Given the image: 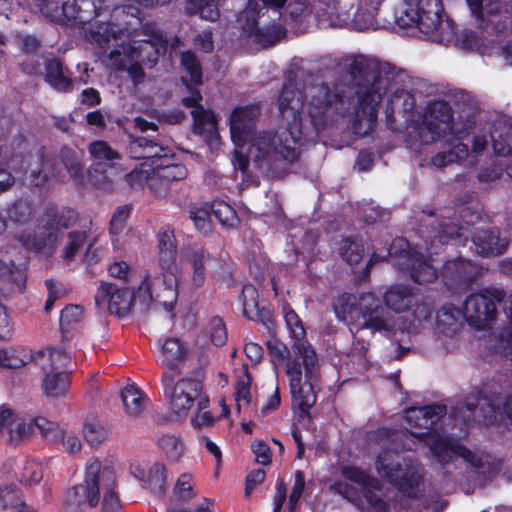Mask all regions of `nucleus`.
Returning <instances> with one entry per match:
<instances>
[{
	"label": "nucleus",
	"instance_id": "51",
	"mask_svg": "<svg viewBox=\"0 0 512 512\" xmlns=\"http://www.w3.org/2000/svg\"><path fill=\"white\" fill-rule=\"evenodd\" d=\"M42 477V465L39 462L27 461L24 463L21 473V481L24 484L31 485L38 483Z\"/></svg>",
	"mask_w": 512,
	"mask_h": 512
},
{
	"label": "nucleus",
	"instance_id": "56",
	"mask_svg": "<svg viewBox=\"0 0 512 512\" xmlns=\"http://www.w3.org/2000/svg\"><path fill=\"white\" fill-rule=\"evenodd\" d=\"M304 489H305V480H304L303 473L300 471H297L295 473V481H294V484H293V487H292V490H291V493L289 496L288 505L291 510L296 508L298 501L300 500V498L304 492Z\"/></svg>",
	"mask_w": 512,
	"mask_h": 512
},
{
	"label": "nucleus",
	"instance_id": "59",
	"mask_svg": "<svg viewBox=\"0 0 512 512\" xmlns=\"http://www.w3.org/2000/svg\"><path fill=\"white\" fill-rule=\"evenodd\" d=\"M257 463L268 465L271 461L270 449L263 441L256 440L251 445Z\"/></svg>",
	"mask_w": 512,
	"mask_h": 512
},
{
	"label": "nucleus",
	"instance_id": "43",
	"mask_svg": "<svg viewBox=\"0 0 512 512\" xmlns=\"http://www.w3.org/2000/svg\"><path fill=\"white\" fill-rule=\"evenodd\" d=\"M509 326L499 334L493 349L512 364V307L508 312Z\"/></svg>",
	"mask_w": 512,
	"mask_h": 512
},
{
	"label": "nucleus",
	"instance_id": "36",
	"mask_svg": "<svg viewBox=\"0 0 512 512\" xmlns=\"http://www.w3.org/2000/svg\"><path fill=\"white\" fill-rule=\"evenodd\" d=\"M253 399L251 376L248 373L247 365H243L235 385V401L239 409L248 406Z\"/></svg>",
	"mask_w": 512,
	"mask_h": 512
},
{
	"label": "nucleus",
	"instance_id": "41",
	"mask_svg": "<svg viewBox=\"0 0 512 512\" xmlns=\"http://www.w3.org/2000/svg\"><path fill=\"white\" fill-rule=\"evenodd\" d=\"M189 215L197 230L205 234L211 231L213 224L211 205L193 206L189 210Z\"/></svg>",
	"mask_w": 512,
	"mask_h": 512
},
{
	"label": "nucleus",
	"instance_id": "21",
	"mask_svg": "<svg viewBox=\"0 0 512 512\" xmlns=\"http://www.w3.org/2000/svg\"><path fill=\"white\" fill-rule=\"evenodd\" d=\"M181 260L191 267L188 282L190 289H198L205 284L208 269L214 261L212 255L202 247H189L181 252Z\"/></svg>",
	"mask_w": 512,
	"mask_h": 512
},
{
	"label": "nucleus",
	"instance_id": "33",
	"mask_svg": "<svg viewBox=\"0 0 512 512\" xmlns=\"http://www.w3.org/2000/svg\"><path fill=\"white\" fill-rule=\"evenodd\" d=\"M164 152V148L144 137L133 140L129 145V153L132 158L143 161H154Z\"/></svg>",
	"mask_w": 512,
	"mask_h": 512
},
{
	"label": "nucleus",
	"instance_id": "45",
	"mask_svg": "<svg viewBox=\"0 0 512 512\" xmlns=\"http://www.w3.org/2000/svg\"><path fill=\"white\" fill-rule=\"evenodd\" d=\"M91 245L92 241L88 239L86 232H71L64 248V257L72 259L78 252L88 250Z\"/></svg>",
	"mask_w": 512,
	"mask_h": 512
},
{
	"label": "nucleus",
	"instance_id": "62",
	"mask_svg": "<svg viewBox=\"0 0 512 512\" xmlns=\"http://www.w3.org/2000/svg\"><path fill=\"white\" fill-rule=\"evenodd\" d=\"M266 473L264 469H257L250 472L246 477L245 496L249 497L256 486L261 484L265 479Z\"/></svg>",
	"mask_w": 512,
	"mask_h": 512
},
{
	"label": "nucleus",
	"instance_id": "57",
	"mask_svg": "<svg viewBox=\"0 0 512 512\" xmlns=\"http://www.w3.org/2000/svg\"><path fill=\"white\" fill-rule=\"evenodd\" d=\"M389 104L392 111H405L411 106V96L403 90H397L389 98Z\"/></svg>",
	"mask_w": 512,
	"mask_h": 512
},
{
	"label": "nucleus",
	"instance_id": "18",
	"mask_svg": "<svg viewBox=\"0 0 512 512\" xmlns=\"http://www.w3.org/2000/svg\"><path fill=\"white\" fill-rule=\"evenodd\" d=\"M60 220L55 216L47 215L34 228L33 233H23L20 235V241L28 249L50 254L58 243Z\"/></svg>",
	"mask_w": 512,
	"mask_h": 512
},
{
	"label": "nucleus",
	"instance_id": "12",
	"mask_svg": "<svg viewBox=\"0 0 512 512\" xmlns=\"http://www.w3.org/2000/svg\"><path fill=\"white\" fill-rule=\"evenodd\" d=\"M71 355L62 348H47L37 357L42 370L41 390L47 398L60 399L67 396L71 385Z\"/></svg>",
	"mask_w": 512,
	"mask_h": 512
},
{
	"label": "nucleus",
	"instance_id": "42",
	"mask_svg": "<svg viewBox=\"0 0 512 512\" xmlns=\"http://www.w3.org/2000/svg\"><path fill=\"white\" fill-rule=\"evenodd\" d=\"M22 46L24 50L31 52L38 46V41L33 36H26L22 40ZM39 59L38 55L28 53L25 60L21 63L22 71L26 74L40 73Z\"/></svg>",
	"mask_w": 512,
	"mask_h": 512
},
{
	"label": "nucleus",
	"instance_id": "17",
	"mask_svg": "<svg viewBox=\"0 0 512 512\" xmlns=\"http://www.w3.org/2000/svg\"><path fill=\"white\" fill-rule=\"evenodd\" d=\"M156 286H151L153 292ZM95 301L99 306L107 307L110 312L117 315L126 314L133 303L139 302L142 305H149L153 301H157L163 305V298H157L153 293L150 301H144L140 297V286L136 293L127 287H117L114 284H102L95 296Z\"/></svg>",
	"mask_w": 512,
	"mask_h": 512
},
{
	"label": "nucleus",
	"instance_id": "26",
	"mask_svg": "<svg viewBox=\"0 0 512 512\" xmlns=\"http://www.w3.org/2000/svg\"><path fill=\"white\" fill-rule=\"evenodd\" d=\"M188 353L187 346L178 338H168L161 344L162 364L165 372L175 375L178 364L181 363Z\"/></svg>",
	"mask_w": 512,
	"mask_h": 512
},
{
	"label": "nucleus",
	"instance_id": "60",
	"mask_svg": "<svg viewBox=\"0 0 512 512\" xmlns=\"http://www.w3.org/2000/svg\"><path fill=\"white\" fill-rule=\"evenodd\" d=\"M61 441L64 449L69 453H76L81 449V441L79 438L72 432L63 431L62 434L59 435V440Z\"/></svg>",
	"mask_w": 512,
	"mask_h": 512
},
{
	"label": "nucleus",
	"instance_id": "50",
	"mask_svg": "<svg viewBox=\"0 0 512 512\" xmlns=\"http://www.w3.org/2000/svg\"><path fill=\"white\" fill-rule=\"evenodd\" d=\"M33 433L37 429L40 434L50 441L58 442L59 435L62 434V429L54 422L49 421L44 417H37L32 419Z\"/></svg>",
	"mask_w": 512,
	"mask_h": 512
},
{
	"label": "nucleus",
	"instance_id": "40",
	"mask_svg": "<svg viewBox=\"0 0 512 512\" xmlns=\"http://www.w3.org/2000/svg\"><path fill=\"white\" fill-rule=\"evenodd\" d=\"M242 305L244 315L252 320L261 316V307L258 301V292L252 285H245L242 289Z\"/></svg>",
	"mask_w": 512,
	"mask_h": 512
},
{
	"label": "nucleus",
	"instance_id": "37",
	"mask_svg": "<svg viewBox=\"0 0 512 512\" xmlns=\"http://www.w3.org/2000/svg\"><path fill=\"white\" fill-rule=\"evenodd\" d=\"M108 434V430L98 417L94 415L86 417L83 427V435L90 445H100L108 438Z\"/></svg>",
	"mask_w": 512,
	"mask_h": 512
},
{
	"label": "nucleus",
	"instance_id": "29",
	"mask_svg": "<svg viewBox=\"0 0 512 512\" xmlns=\"http://www.w3.org/2000/svg\"><path fill=\"white\" fill-rule=\"evenodd\" d=\"M480 273L478 266L464 259L448 261L443 269L444 277L460 281L464 284L469 283Z\"/></svg>",
	"mask_w": 512,
	"mask_h": 512
},
{
	"label": "nucleus",
	"instance_id": "47",
	"mask_svg": "<svg viewBox=\"0 0 512 512\" xmlns=\"http://www.w3.org/2000/svg\"><path fill=\"white\" fill-rule=\"evenodd\" d=\"M339 253L347 263L350 265H356L363 258L364 249L358 242L346 238L340 243Z\"/></svg>",
	"mask_w": 512,
	"mask_h": 512
},
{
	"label": "nucleus",
	"instance_id": "55",
	"mask_svg": "<svg viewBox=\"0 0 512 512\" xmlns=\"http://www.w3.org/2000/svg\"><path fill=\"white\" fill-rule=\"evenodd\" d=\"M210 339L216 346L223 345L227 340V332L222 319L214 318L210 323Z\"/></svg>",
	"mask_w": 512,
	"mask_h": 512
},
{
	"label": "nucleus",
	"instance_id": "14",
	"mask_svg": "<svg viewBox=\"0 0 512 512\" xmlns=\"http://www.w3.org/2000/svg\"><path fill=\"white\" fill-rule=\"evenodd\" d=\"M406 246L407 243L403 239H397L393 242L387 256L395 254L397 260L394 262V266L400 270L407 269L410 272L411 278L419 284L430 283L435 280L437 277L436 268L427 262L426 257L422 253L407 250ZM385 257L386 255L374 253L369 260V265Z\"/></svg>",
	"mask_w": 512,
	"mask_h": 512
},
{
	"label": "nucleus",
	"instance_id": "48",
	"mask_svg": "<svg viewBox=\"0 0 512 512\" xmlns=\"http://www.w3.org/2000/svg\"><path fill=\"white\" fill-rule=\"evenodd\" d=\"M90 2L88 0L82 1L81 6L78 7L76 0L73 1H67L64 3L61 7V11L57 9L56 13L53 15H50V17L58 21L60 20L61 15H63L68 20H75L79 22H85L86 18L82 15V7L89 6Z\"/></svg>",
	"mask_w": 512,
	"mask_h": 512
},
{
	"label": "nucleus",
	"instance_id": "39",
	"mask_svg": "<svg viewBox=\"0 0 512 512\" xmlns=\"http://www.w3.org/2000/svg\"><path fill=\"white\" fill-rule=\"evenodd\" d=\"M132 474L141 481L162 486L166 480V469L161 463H154L148 470L141 466L132 467Z\"/></svg>",
	"mask_w": 512,
	"mask_h": 512
},
{
	"label": "nucleus",
	"instance_id": "10",
	"mask_svg": "<svg viewBox=\"0 0 512 512\" xmlns=\"http://www.w3.org/2000/svg\"><path fill=\"white\" fill-rule=\"evenodd\" d=\"M181 65L186 74L182 75V81L186 84L190 96L183 98V104L193 107L194 132L203 136L210 149H217L220 145L217 119L211 111H206L198 103L201 95L196 89H191L188 82L199 85L202 83V73L199 62L191 52L181 54Z\"/></svg>",
	"mask_w": 512,
	"mask_h": 512
},
{
	"label": "nucleus",
	"instance_id": "11",
	"mask_svg": "<svg viewBox=\"0 0 512 512\" xmlns=\"http://www.w3.org/2000/svg\"><path fill=\"white\" fill-rule=\"evenodd\" d=\"M343 481L330 486L335 493L357 505L363 512H387V505L375 493L378 482L356 467L342 468Z\"/></svg>",
	"mask_w": 512,
	"mask_h": 512
},
{
	"label": "nucleus",
	"instance_id": "23",
	"mask_svg": "<svg viewBox=\"0 0 512 512\" xmlns=\"http://www.w3.org/2000/svg\"><path fill=\"white\" fill-rule=\"evenodd\" d=\"M152 162L156 183L158 187L161 186L164 189V196H166L167 186L170 182L180 181L187 177L186 167L182 164L171 163L165 151Z\"/></svg>",
	"mask_w": 512,
	"mask_h": 512
},
{
	"label": "nucleus",
	"instance_id": "63",
	"mask_svg": "<svg viewBox=\"0 0 512 512\" xmlns=\"http://www.w3.org/2000/svg\"><path fill=\"white\" fill-rule=\"evenodd\" d=\"M503 173L502 165L493 164L490 167L483 169L478 174V180L483 183H491L498 180Z\"/></svg>",
	"mask_w": 512,
	"mask_h": 512
},
{
	"label": "nucleus",
	"instance_id": "54",
	"mask_svg": "<svg viewBox=\"0 0 512 512\" xmlns=\"http://www.w3.org/2000/svg\"><path fill=\"white\" fill-rule=\"evenodd\" d=\"M30 213V205L24 200L17 201L8 210V216L14 222H25L29 218Z\"/></svg>",
	"mask_w": 512,
	"mask_h": 512
},
{
	"label": "nucleus",
	"instance_id": "8",
	"mask_svg": "<svg viewBox=\"0 0 512 512\" xmlns=\"http://www.w3.org/2000/svg\"><path fill=\"white\" fill-rule=\"evenodd\" d=\"M444 16L442 0H403L395 10V21L400 27H416L436 41L453 34L452 25Z\"/></svg>",
	"mask_w": 512,
	"mask_h": 512
},
{
	"label": "nucleus",
	"instance_id": "7",
	"mask_svg": "<svg viewBox=\"0 0 512 512\" xmlns=\"http://www.w3.org/2000/svg\"><path fill=\"white\" fill-rule=\"evenodd\" d=\"M115 482L116 475L112 467L102 466L98 460L89 461L86 465L84 482L68 490L64 496L66 510L78 512L85 503L90 507L96 506L102 491L105 512H116L119 508V500L114 491Z\"/></svg>",
	"mask_w": 512,
	"mask_h": 512
},
{
	"label": "nucleus",
	"instance_id": "20",
	"mask_svg": "<svg viewBox=\"0 0 512 512\" xmlns=\"http://www.w3.org/2000/svg\"><path fill=\"white\" fill-rule=\"evenodd\" d=\"M26 275L22 264L16 265L9 253H0V293L10 296L25 289Z\"/></svg>",
	"mask_w": 512,
	"mask_h": 512
},
{
	"label": "nucleus",
	"instance_id": "34",
	"mask_svg": "<svg viewBox=\"0 0 512 512\" xmlns=\"http://www.w3.org/2000/svg\"><path fill=\"white\" fill-rule=\"evenodd\" d=\"M43 169L40 171L37 167H30L26 172V179L31 185L40 186L48 180L65 181L66 176L61 174L60 169L56 168L51 161L41 163Z\"/></svg>",
	"mask_w": 512,
	"mask_h": 512
},
{
	"label": "nucleus",
	"instance_id": "28",
	"mask_svg": "<svg viewBox=\"0 0 512 512\" xmlns=\"http://www.w3.org/2000/svg\"><path fill=\"white\" fill-rule=\"evenodd\" d=\"M383 298L386 307L395 313H403L415 303L411 290L402 285H394L388 288Z\"/></svg>",
	"mask_w": 512,
	"mask_h": 512
},
{
	"label": "nucleus",
	"instance_id": "53",
	"mask_svg": "<svg viewBox=\"0 0 512 512\" xmlns=\"http://www.w3.org/2000/svg\"><path fill=\"white\" fill-rule=\"evenodd\" d=\"M82 308L78 305H69L64 308L60 315L61 328H69L75 323H78L82 319Z\"/></svg>",
	"mask_w": 512,
	"mask_h": 512
},
{
	"label": "nucleus",
	"instance_id": "4",
	"mask_svg": "<svg viewBox=\"0 0 512 512\" xmlns=\"http://www.w3.org/2000/svg\"><path fill=\"white\" fill-rule=\"evenodd\" d=\"M283 316L290 337L294 340L290 349L274 339L267 343L270 352L285 361L286 374L294 405L306 412L315 402L312 381L319 370L318 357L306 335L299 316L288 306L283 307Z\"/></svg>",
	"mask_w": 512,
	"mask_h": 512
},
{
	"label": "nucleus",
	"instance_id": "38",
	"mask_svg": "<svg viewBox=\"0 0 512 512\" xmlns=\"http://www.w3.org/2000/svg\"><path fill=\"white\" fill-rule=\"evenodd\" d=\"M45 79L58 91H66L71 85V80L64 74L63 67L57 60L46 63Z\"/></svg>",
	"mask_w": 512,
	"mask_h": 512
},
{
	"label": "nucleus",
	"instance_id": "27",
	"mask_svg": "<svg viewBox=\"0 0 512 512\" xmlns=\"http://www.w3.org/2000/svg\"><path fill=\"white\" fill-rule=\"evenodd\" d=\"M123 409L128 416L137 417L148 405V398L134 384H127L120 390Z\"/></svg>",
	"mask_w": 512,
	"mask_h": 512
},
{
	"label": "nucleus",
	"instance_id": "3",
	"mask_svg": "<svg viewBox=\"0 0 512 512\" xmlns=\"http://www.w3.org/2000/svg\"><path fill=\"white\" fill-rule=\"evenodd\" d=\"M472 126H460L452 120L450 106L443 101H435L428 105L422 119L415 126L418 140L423 144H430L437 140H444L448 145L447 151L439 152L432 159L437 168L445 167L451 163H464L474 166L477 157L482 155L488 147V140L483 133H473L471 150L462 142L470 134Z\"/></svg>",
	"mask_w": 512,
	"mask_h": 512
},
{
	"label": "nucleus",
	"instance_id": "58",
	"mask_svg": "<svg viewBox=\"0 0 512 512\" xmlns=\"http://www.w3.org/2000/svg\"><path fill=\"white\" fill-rule=\"evenodd\" d=\"M129 215V209L128 208H119L117 211L113 214V217L111 219V235H112V242L113 245L117 247L116 240L114 236L118 234L124 227V223Z\"/></svg>",
	"mask_w": 512,
	"mask_h": 512
},
{
	"label": "nucleus",
	"instance_id": "25",
	"mask_svg": "<svg viewBox=\"0 0 512 512\" xmlns=\"http://www.w3.org/2000/svg\"><path fill=\"white\" fill-rule=\"evenodd\" d=\"M473 242L477 253L483 256L501 254L508 246L507 239L501 238L497 229L477 232L473 237Z\"/></svg>",
	"mask_w": 512,
	"mask_h": 512
},
{
	"label": "nucleus",
	"instance_id": "44",
	"mask_svg": "<svg viewBox=\"0 0 512 512\" xmlns=\"http://www.w3.org/2000/svg\"><path fill=\"white\" fill-rule=\"evenodd\" d=\"M502 0H466L471 12L477 15L481 22H485V16H494L500 13Z\"/></svg>",
	"mask_w": 512,
	"mask_h": 512
},
{
	"label": "nucleus",
	"instance_id": "1",
	"mask_svg": "<svg viewBox=\"0 0 512 512\" xmlns=\"http://www.w3.org/2000/svg\"><path fill=\"white\" fill-rule=\"evenodd\" d=\"M389 87L386 76L365 78L356 91L349 107L343 98L331 93L325 86L310 87L301 91L284 87L279 97L280 127L275 132L252 134V122L259 114L254 106L236 108L230 118L231 139L235 145L233 165L244 172L249 160L272 164L280 160L295 161L302 146V121L307 117L311 124L320 126L338 114L353 116L357 134L372 131L377 119L378 106Z\"/></svg>",
	"mask_w": 512,
	"mask_h": 512
},
{
	"label": "nucleus",
	"instance_id": "24",
	"mask_svg": "<svg viewBox=\"0 0 512 512\" xmlns=\"http://www.w3.org/2000/svg\"><path fill=\"white\" fill-rule=\"evenodd\" d=\"M126 182L133 188L147 187L156 196L164 197V189L158 187L153 174V162L142 161L130 173L126 175Z\"/></svg>",
	"mask_w": 512,
	"mask_h": 512
},
{
	"label": "nucleus",
	"instance_id": "35",
	"mask_svg": "<svg viewBox=\"0 0 512 512\" xmlns=\"http://www.w3.org/2000/svg\"><path fill=\"white\" fill-rule=\"evenodd\" d=\"M89 153L95 165L101 169L112 166L113 161L120 158L119 153L105 141H95L89 145Z\"/></svg>",
	"mask_w": 512,
	"mask_h": 512
},
{
	"label": "nucleus",
	"instance_id": "2",
	"mask_svg": "<svg viewBox=\"0 0 512 512\" xmlns=\"http://www.w3.org/2000/svg\"><path fill=\"white\" fill-rule=\"evenodd\" d=\"M86 37L107 54L115 67L127 69L136 83L143 77L140 64L154 65L168 44L154 24H146L141 31H129L95 21L89 24Z\"/></svg>",
	"mask_w": 512,
	"mask_h": 512
},
{
	"label": "nucleus",
	"instance_id": "52",
	"mask_svg": "<svg viewBox=\"0 0 512 512\" xmlns=\"http://www.w3.org/2000/svg\"><path fill=\"white\" fill-rule=\"evenodd\" d=\"M193 486L194 482L192 476L188 473H184L178 478L174 493L179 499H190L194 496Z\"/></svg>",
	"mask_w": 512,
	"mask_h": 512
},
{
	"label": "nucleus",
	"instance_id": "6",
	"mask_svg": "<svg viewBox=\"0 0 512 512\" xmlns=\"http://www.w3.org/2000/svg\"><path fill=\"white\" fill-rule=\"evenodd\" d=\"M158 262L160 272L155 276L147 274L140 284V297L144 301L153 298L151 286L157 298H163V307L171 312L176 303L179 288V267L176 264L177 241L174 229L164 226L157 234Z\"/></svg>",
	"mask_w": 512,
	"mask_h": 512
},
{
	"label": "nucleus",
	"instance_id": "46",
	"mask_svg": "<svg viewBox=\"0 0 512 512\" xmlns=\"http://www.w3.org/2000/svg\"><path fill=\"white\" fill-rule=\"evenodd\" d=\"M211 212L221 225L234 227L238 223V217L234 209L223 201H217L211 204Z\"/></svg>",
	"mask_w": 512,
	"mask_h": 512
},
{
	"label": "nucleus",
	"instance_id": "30",
	"mask_svg": "<svg viewBox=\"0 0 512 512\" xmlns=\"http://www.w3.org/2000/svg\"><path fill=\"white\" fill-rule=\"evenodd\" d=\"M47 348L32 351L28 347H11L3 349L4 368H20L30 362L37 365V357L40 353H45Z\"/></svg>",
	"mask_w": 512,
	"mask_h": 512
},
{
	"label": "nucleus",
	"instance_id": "5",
	"mask_svg": "<svg viewBox=\"0 0 512 512\" xmlns=\"http://www.w3.org/2000/svg\"><path fill=\"white\" fill-rule=\"evenodd\" d=\"M445 414V407L432 405L422 408L412 407L406 411L405 419L414 427L427 430L426 433L409 432L405 436L414 444L415 440L424 441L435 458L445 463L457 457L470 463L474 467L481 465V458L472 451L459 445L458 440L446 437L434 428L440 418Z\"/></svg>",
	"mask_w": 512,
	"mask_h": 512
},
{
	"label": "nucleus",
	"instance_id": "9",
	"mask_svg": "<svg viewBox=\"0 0 512 512\" xmlns=\"http://www.w3.org/2000/svg\"><path fill=\"white\" fill-rule=\"evenodd\" d=\"M334 309L337 317L348 325L379 332L409 330L408 327L397 326L394 317L384 311L379 299L372 293L361 295L355 304H342L338 300Z\"/></svg>",
	"mask_w": 512,
	"mask_h": 512
},
{
	"label": "nucleus",
	"instance_id": "22",
	"mask_svg": "<svg viewBox=\"0 0 512 512\" xmlns=\"http://www.w3.org/2000/svg\"><path fill=\"white\" fill-rule=\"evenodd\" d=\"M7 431L9 441L18 443L33 433L32 420L20 417L10 407H0V436Z\"/></svg>",
	"mask_w": 512,
	"mask_h": 512
},
{
	"label": "nucleus",
	"instance_id": "61",
	"mask_svg": "<svg viewBox=\"0 0 512 512\" xmlns=\"http://www.w3.org/2000/svg\"><path fill=\"white\" fill-rule=\"evenodd\" d=\"M353 25L357 30L363 31L374 27L373 12L358 11L353 19Z\"/></svg>",
	"mask_w": 512,
	"mask_h": 512
},
{
	"label": "nucleus",
	"instance_id": "13",
	"mask_svg": "<svg viewBox=\"0 0 512 512\" xmlns=\"http://www.w3.org/2000/svg\"><path fill=\"white\" fill-rule=\"evenodd\" d=\"M174 375L163 373L164 394L169 401L172 412L178 417H184L196 408H206L208 398L203 393L200 381L192 378H183L173 382Z\"/></svg>",
	"mask_w": 512,
	"mask_h": 512
},
{
	"label": "nucleus",
	"instance_id": "19",
	"mask_svg": "<svg viewBox=\"0 0 512 512\" xmlns=\"http://www.w3.org/2000/svg\"><path fill=\"white\" fill-rule=\"evenodd\" d=\"M376 469L380 476L397 486L409 496H415L412 488L418 484V478L409 469H402L397 463L394 466V453L385 451L376 460Z\"/></svg>",
	"mask_w": 512,
	"mask_h": 512
},
{
	"label": "nucleus",
	"instance_id": "64",
	"mask_svg": "<svg viewBox=\"0 0 512 512\" xmlns=\"http://www.w3.org/2000/svg\"><path fill=\"white\" fill-rule=\"evenodd\" d=\"M464 227L457 226V225H442V230L438 234L437 238L438 241L441 243H446L449 241V239H453L454 237H461L463 236Z\"/></svg>",
	"mask_w": 512,
	"mask_h": 512
},
{
	"label": "nucleus",
	"instance_id": "32",
	"mask_svg": "<svg viewBox=\"0 0 512 512\" xmlns=\"http://www.w3.org/2000/svg\"><path fill=\"white\" fill-rule=\"evenodd\" d=\"M464 43L470 49H477L481 53H493L499 55L506 65L512 66V42H507L501 46L488 48L480 43L478 37L473 32L463 35Z\"/></svg>",
	"mask_w": 512,
	"mask_h": 512
},
{
	"label": "nucleus",
	"instance_id": "16",
	"mask_svg": "<svg viewBox=\"0 0 512 512\" xmlns=\"http://www.w3.org/2000/svg\"><path fill=\"white\" fill-rule=\"evenodd\" d=\"M501 298L499 291L490 289L471 294L464 303L466 320L478 330L488 328L496 316V302Z\"/></svg>",
	"mask_w": 512,
	"mask_h": 512
},
{
	"label": "nucleus",
	"instance_id": "15",
	"mask_svg": "<svg viewBox=\"0 0 512 512\" xmlns=\"http://www.w3.org/2000/svg\"><path fill=\"white\" fill-rule=\"evenodd\" d=\"M258 8L257 2L249 0L244 11L239 15L238 22L255 41L262 45L272 44L284 36V30L277 23L266 26L265 12Z\"/></svg>",
	"mask_w": 512,
	"mask_h": 512
},
{
	"label": "nucleus",
	"instance_id": "31",
	"mask_svg": "<svg viewBox=\"0 0 512 512\" xmlns=\"http://www.w3.org/2000/svg\"><path fill=\"white\" fill-rule=\"evenodd\" d=\"M478 406L476 413L482 414L484 424L504 422L506 417L512 420V395L503 403L501 411L496 410L495 404L490 403L487 399L480 400Z\"/></svg>",
	"mask_w": 512,
	"mask_h": 512
},
{
	"label": "nucleus",
	"instance_id": "49",
	"mask_svg": "<svg viewBox=\"0 0 512 512\" xmlns=\"http://www.w3.org/2000/svg\"><path fill=\"white\" fill-rule=\"evenodd\" d=\"M159 445L165 455L171 461L180 459L184 452V446L179 438L173 435H164L159 440Z\"/></svg>",
	"mask_w": 512,
	"mask_h": 512
}]
</instances>
